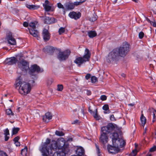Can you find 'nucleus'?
Instances as JSON below:
<instances>
[{
    "mask_svg": "<svg viewBox=\"0 0 156 156\" xmlns=\"http://www.w3.org/2000/svg\"><path fill=\"white\" fill-rule=\"evenodd\" d=\"M64 6L66 9L69 10L73 9L75 7V5L73 3L68 2L64 4Z\"/></svg>",
    "mask_w": 156,
    "mask_h": 156,
    "instance_id": "obj_18",
    "label": "nucleus"
},
{
    "mask_svg": "<svg viewBox=\"0 0 156 156\" xmlns=\"http://www.w3.org/2000/svg\"><path fill=\"white\" fill-rule=\"evenodd\" d=\"M76 153L77 156H82L84 154V150L82 147L78 148L76 151Z\"/></svg>",
    "mask_w": 156,
    "mask_h": 156,
    "instance_id": "obj_21",
    "label": "nucleus"
},
{
    "mask_svg": "<svg viewBox=\"0 0 156 156\" xmlns=\"http://www.w3.org/2000/svg\"><path fill=\"white\" fill-rule=\"evenodd\" d=\"M57 6L59 9H62L65 10V8L63 5L61 3H57Z\"/></svg>",
    "mask_w": 156,
    "mask_h": 156,
    "instance_id": "obj_42",
    "label": "nucleus"
},
{
    "mask_svg": "<svg viewBox=\"0 0 156 156\" xmlns=\"http://www.w3.org/2000/svg\"><path fill=\"white\" fill-rule=\"evenodd\" d=\"M146 156H152L151 154V153H148Z\"/></svg>",
    "mask_w": 156,
    "mask_h": 156,
    "instance_id": "obj_63",
    "label": "nucleus"
},
{
    "mask_svg": "<svg viewBox=\"0 0 156 156\" xmlns=\"http://www.w3.org/2000/svg\"><path fill=\"white\" fill-rule=\"evenodd\" d=\"M144 35V34L143 32H140L139 34V37L140 39H142Z\"/></svg>",
    "mask_w": 156,
    "mask_h": 156,
    "instance_id": "obj_46",
    "label": "nucleus"
},
{
    "mask_svg": "<svg viewBox=\"0 0 156 156\" xmlns=\"http://www.w3.org/2000/svg\"><path fill=\"white\" fill-rule=\"evenodd\" d=\"M49 1L48 0H46L45 1V4H43V5H48V4H49Z\"/></svg>",
    "mask_w": 156,
    "mask_h": 156,
    "instance_id": "obj_54",
    "label": "nucleus"
},
{
    "mask_svg": "<svg viewBox=\"0 0 156 156\" xmlns=\"http://www.w3.org/2000/svg\"><path fill=\"white\" fill-rule=\"evenodd\" d=\"M116 125L112 123H109L106 126L101 128L100 141L103 144H105L108 141V134L117 129Z\"/></svg>",
    "mask_w": 156,
    "mask_h": 156,
    "instance_id": "obj_2",
    "label": "nucleus"
},
{
    "mask_svg": "<svg viewBox=\"0 0 156 156\" xmlns=\"http://www.w3.org/2000/svg\"><path fill=\"white\" fill-rule=\"evenodd\" d=\"M50 142V139L48 138H47L46 141V142H45L44 144L42 147V148L44 147L45 146V147L46 148L48 151L49 150L50 152H51V151L50 150L51 148L49 149L48 147H47V145L49 144ZM51 152H53L52 151H51Z\"/></svg>",
    "mask_w": 156,
    "mask_h": 156,
    "instance_id": "obj_25",
    "label": "nucleus"
},
{
    "mask_svg": "<svg viewBox=\"0 0 156 156\" xmlns=\"http://www.w3.org/2000/svg\"><path fill=\"white\" fill-rule=\"evenodd\" d=\"M91 94V92L90 91H88L87 92V94L88 95H90Z\"/></svg>",
    "mask_w": 156,
    "mask_h": 156,
    "instance_id": "obj_57",
    "label": "nucleus"
},
{
    "mask_svg": "<svg viewBox=\"0 0 156 156\" xmlns=\"http://www.w3.org/2000/svg\"><path fill=\"white\" fill-rule=\"evenodd\" d=\"M78 121V120H76L74 121L73 123H72V124H75V123H77Z\"/></svg>",
    "mask_w": 156,
    "mask_h": 156,
    "instance_id": "obj_62",
    "label": "nucleus"
},
{
    "mask_svg": "<svg viewBox=\"0 0 156 156\" xmlns=\"http://www.w3.org/2000/svg\"><path fill=\"white\" fill-rule=\"evenodd\" d=\"M43 71V70L42 68H41L40 67L36 64H34L31 66L29 72V73L32 75H33V74L36 72L37 73H41Z\"/></svg>",
    "mask_w": 156,
    "mask_h": 156,
    "instance_id": "obj_10",
    "label": "nucleus"
},
{
    "mask_svg": "<svg viewBox=\"0 0 156 156\" xmlns=\"http://www.w3.org/2000/svg\"><path fill=\"white\" fill-rule=\"evenodd\" d=\"M140 119L142 126H144L146 122V118L144 116L143 114H141Z\"/></svg>",
    "mask_w": 156,
    "mask_h": 156,
    "instance_id": "obj_26",
    "label": "nucleus"
},
{
    "mask_svg": "<svg viewBox=\"0 0 156 156\" xmlns=\"http://www.w3.org/2000/svg\"><path fill=\"white\" fill-rule=\"evenodd\" d=\"M153 25L154 27H156V22H153Z\"/></svg>",
    "mask_w": 156,
    "mask_h": 156,
    "instance_id": "obj_58",
    "label": "nucleus"
},
{
    "mask_svg": "<svg viewBox=\"0 0 156 156\" xmlns=\"http://www.w3.org/2000/svg\"><path fill=\"white\" fill-rule=\"evenodd\" d=\"M18 60L15 57H12L7 59V63L9 65H12L15 64L17 62Z\"/></svg>",
    "mask_w": 156,
    "mask_h": 156,
    "instance_id": "obj_16",
    "label": "nucleus"
},
{
    "mask_svg": "<svg viewBox=\"0 0 156 156\" xmlns=\"http://www.w3.org/2000/svg\"><path fill=\"white\" fill-rule=\"evenodd\" d=\"M84 55L83 57L77 58L74 61V62L80 67L81 65L87 61H88L90 57L91 53L88 49H85Z\"/></svg>",
    "mask_w": 156,
    "mask_h": 156,
    "instance_id": "obj_4",
    "label": "nucleus"
},
{
    "mask_svg": "<svg viewBox=\"0 0 156 156\" xmlns=\"http://www.w3.org/2000/svg\"><path fill=\"white\" fill-rule=\"evenodd\" d=\"M119 57L115 48L114 49L108 54L107 61L108 62H110L116 59L117 58Z\"/></svg>",
    "mask_w": 156,
    "mask_h": 156,
    "instance_id": "obj_7",
    "label": "nucleus"
},
{
    "mask_svg": "<svg viewBox=\"0 0 156 156\" xmlns=\"http://www.w3.org/2000/svg\"><path fill=\"white\" fill-rule=\"evenodd\" d=\"M6 114L10 117H11V116H13L14 115V114L10 108L6 109Z\"/></svg>",
    "mask_w": 156,
    "mask_h": 156,
    "instance_id": "obj_30",
    "label": "nucleus"
},
{
    "mask_svg": "<svg viewBox=\"0 0 156 156\" xmlns=\"http://www.w3.org/2000/svg\"><path fill=\"white\" fill-rule=\"evenodd\" d=\"M129 44L125 42L119 47L116 48L119 56L123 57L125 56L129 51Z\"/></svg>",
    "mask_w": 156,
    "mask_h": 156,
    "instance_id": "obj_5",
    "label": "nucleus"
},
{
    "mask_svg": "<svg viewBox=\"0 0 156 156\" xmlns=\"http://www.w3.org/2000/svg\"><path fill=\"white\" fill-rule=\"evenodd\" d=\"M134 105V104L131 103L128 104V105L131 106H133Z\"/></svg>",
    "mask_w": 156,
    "mask_h": 156,
    "instance_id": "obj_64",
    "label": "nucleus"
},
{
    "mask_svg": "<svg viewBox=\"0 0 156 156\" xmlns=\"http://www.w3.org/2000/svg\"><path fill=\"white\" fill-rule=\"evenodd\" d=\"M6 39L8 43L11 45H16V41L15 39L13 37L11 33H9L6 36Z\"/></svg>",
    "mask_w": 156,
    "mask_h": 156,
    "instance_id": "obj_11",
    "label": "nucleus"
},
{
    "mask_svg": "<svg viewBox=\"0 0 156 156\" xmlns=\"http://www.w3.org/2000/svg\"><path fill=\"white\" fill-rule=\"evenodd\" d=\"M110 119L112 121H115V119L114 117V115H112L110 116Z\"/></svg>",
    "mask_w": 156,
    "mask_h": 156,
    "instance_id": "obj_49",
    "label": "nucleus"
},
{
    "mask_svg": "<svg viewBox=\"0 0 156 156\" xmlns=\"http://www.w3.org/2000/svg\"><path fill=\"white\" fill-rule=\"evenodd\" d=\"M70 53V51L68 50L60 52L58 55V58L60 61L65 60L68 58Z\"/></svg>",
    "mask_w": 156,
    "mask_h": 156,
    "instance_id": "obj_8",
    "label": "nucleus"
},
{
    "mask_svg": "<svg viewBox=\"0 0 156 156\" xmlns=\"http://www.w3.org/2000/svg\"><path fill=\"white\" fill-rule=\"evenodd\" d=\"M23 25L25 27H27L28 26V23L27 22H25L23 23Z\"/></svg>",
    "mask_w": 156,
    "mask_h": 156,
    "instance_id": "obj_52",
    "label": "nucleus"
},
{
    "mask_svg": "<svg viewBox=\"0 0 156 156\" xmlns=\"http://www.w3.org/2000/svg\"><path fill=\"white\" fill-rule=\"evenodd\" d=\"M42 35L44 41H48L50 39V34L48 30L44 29L42 33Z\"/></svg>",
    "mask_w": 156,
    "mask_h": 156,
    "instance_id": "obj_14",
    "label": "nucleus"
},
{
    "mask_svg": "<svg viewBox=\"0 0 156 156\" xmlns=\"http://www.w3.org/2000/svg\"><path fill=\"white\" fill-rule=\"evenodd\" d=\"M87 35L90 38H93L97 35V33L95 31H89L87 32Z\"/></svg>",
    "mask_w": 156,
    "mask_h": 156,
    "instance_id": "obj_24",
    "label": "nucleus"
},
{
    "mask_svg": "<svg viewBox=\"0 0 156 156\" xmlns=\"http://www.w3.org/2000/svg\"><path fill=\"white\" fill-rule=\"evenodd\" d=\"M50 148L51 151L58 150L54 153L53 156H66L69 151V145L66 144V140L63 138L59 139L57 142L52 141Z\"/></svg>",
    "mask_w": 156,
    "mask_h": 156,
    "instance_id": "obj_1",
    "label": "nucleus"
},
{
    "mask_svg": "<svg viewBox=\"0 0 156 156\" xmlns=\"http://www.w3.org/2000/svg\"><path fill=\"white\" fill-rule=\"evenodd\" d=\"M18 66L22 71L27 72L29 69V63L24 59H22L17 63Z\"/></svg>",
    "mask_w": 156,
    "mask_h": 156,
    "instance_id": "obj_6",
    "label": "nucleus"
},
{
    "mask_svg": "<svg viewBox=\"0 0 156 156\" xmlns=\"http://www.w3.org/2000/svg\"><path fill=\"white\" fill-rule=\"evenodd\" d=\"M52 115L49 112H47L45 114V115L43 116V121L45 122H48V121H47V119H48V120L51 119H52Z\"/></svg>",
    "mask_w": 156,
    "mask_h": 156,
    "instance_id": "obj_19",
    "label": "nucleus"
},
{
    "mask_svg": "<svg viewBox=\"0 0 156 156\" xmlns=\"http://www.w3.org/2000/svg\"><path fill=\"white\" fill-rule=\"evenodd\" d=\"M112 141L113 145L119 148L123 147L126 144V141L121 138H119L115 140H114Z\"/></svg>",
    "mask_w": 156,
    "mask_h": 156,
    "instance_id": "obj_9",
    "label": "nucleus"
},
{
    "mask_svg": "<svg viewBox=\"0 0 156 156\" xmlns=\"http://www.w3.org/2000/svg\"><path fill=\"white\" fill-rule=\"evenodd\" d=\"M52 82V80H49L48 81V83L49 84H51Z\"/></svg>",
    "mask_w": 156,
    "mask_h": 156,
    "instance_id": "obj_60",
    "label": "nucleus"
},
{
    "mask_svg": "<svg viewBox=\"0 0 156 156\" xmlns=\"http://www.w3.org/2000/svg\"><path fill=\"white\" fill-rule=\"evenodd\" d=\"M89 112L90 113L92 114H93V112H94L91 109H90V107L89 108Z\"/></svg>",
    "mask_w": 156,
    "mask_h": 156,
    "instance_id": "obj_56",
    "label": "nucleus"
},
{
    "mask_svg": "<svg viewBox=\"0 0 156 156\" xmlns=\"http://www.w3.org/2000/svg\"><path fill=\"white\" fill-rule=\"evenodd\" d=\"M46 51L50 55H52L55 51V48L54 47L49 46L46 48Z\"/></svg>",
    "mask_w": 156,
    "mask_h": 156,
    "instance_id": "obj_23",
    "label": "nucleus"
},
{
    "mask_svg": "<svg viewBox=\"0 0 156 156\" xmlns=\"http://www.w3.org/2000/svg\"><path fill=\"white\" fill-rule=\"evenodd\" d=\"M55 22V19L53 17L49 18L46 17L44 20V23L48 24H51Z\"/></svg>",
    "mask_w": 156,
    "mask_h": 156,
    "instance_id": "obj_17",
    "label": "nucleus"
},
{
    "mask_svg": "<svg viewBox=\"0 0 156 156\" xmlns=\"http://www.w3.org/2000/svg\"><path fill=\"white\" fill-rule=\"evenodd\" d=\"M41 151L42 153V155L44 156H48V154L51 156L53 153V152H50L49 150L48 151L47 149L45 147V146L41 149Z\"/></svg>",
    "mask_w": 156,
    "mask_h": 156,
    "instance_id": "obj_15",
    "label": "nucleus"
},
{
    "mask_svg": "<svg viewBox=\"0 0 156 156\" xmlns=\"http://www.w3.org/2000/svg\"><path fill=\"white\" fill-rule=\"evenodd\" d=\"M112 141H113L114 140H115L119 139V138L118 134L116 132L113 133L112 136Z\"/></svg>",
    "mask_w": 156,
    "mask_h": 156,
    "instance_id": "obj_29",
    "label": "nucleus"
},
{
    "mask_svg": "<svg viewBox=\"0 0 156 156\" xmlns=\"http://www.w3.org/2000/svg\"><path fill=\"white\" fill-rule=\"evenodd\" d=\"M108 152L111 153L115 154L118 153L120 151V149L119 148L114 146V145L111 146L110 145L108 146Z\"/></svg>",
    "mask_w": 156,
    "mask_h": 156,
    "instance_id": "obj_12",
    "label": "nucleus"
},
{
    "mask_svg": "<svg viewBox=\"0 0 156 156\" xmlns=\"http://www.w3.org/2000/svg\"><path fill=\"white\" fill-rule=\"evenodd\" d=\"M146 20L147 21L149 22V23H150L151 24V22L150 21V20L148 18H147V19H146Z\"/></svg>",
    "mask_w": 156,
    "mask_h": 156,
    "instance_id": "obj_59",
    "label": "nucleus"
},
{
    "mask_svg": "<svg viewBox=\"0 0 156 156\" xmlns=\"http://www.w3.org/2000/svg\"><path fill=\"white\" fill-rule=\"evenodd\" d=\"M27 148L25 147L24 148L21 150V154L22 156H27Z\"/></svg>",
    "mask_w": 156,
    "mask_h": 156,
    "instance_id": "obj_27",
    "label": "nucleus"
},
{
    "mask_svg": "<svg viewBox=\"0 0 156 156\" xmlns=\"http://www.w3.org/2000/svg\"><path fill=\"white\" fill-rule=\"evenodd\" d=\"M90 76L91 75L90 74H87L85 76V79L86 80H88L90 77Z\"/></svg>",
    "mask_w": 156,
    "mask_h": 156,
    "instance_id": "obj_50",
    "label": "nucleus"
},
{
    "mask_svg": "<svg viewBox=\"0 0 156 156\" xmlns=\"http://www.w3.org/2000/svg\"><path fill=\"white\" fill-rule=\"evenodd\" d=\"M15 86L16 88L18 89L19 93L23 95H26L29 93L31 90V87L30 83L23 82L20 77L16 80Z\"/></svg>",
    "mask_w": 156,
    "mask_h": 156,
    "instance_id": "obj_3",
    "label": "nucleus"
},
{
    "mask_svg": "<svg viewBox=\"0 0 156 156\" xmlns=\"http://www.w3.org/2000/svg\"><path fill=\"white\" fill-rule=\"evenodd\" d=\"M20 139V137L19 136H17L15 137L13 139L14 141L15 142L18 141V140Z\"/></svg>",
    "mask_w": 156,
    "mask_h": 156,
    "instance_id": "obj_51",
    "label": "nucleus"
},
{
    "mask_svg": "<svg viewBox=\"0 0 156 156\" xmlns=\"http://www.w3.org/2000/svg\"><path fill=\"white\" fill-rule=\"evenodd\" d=\"M100 98L102 101H105L106 100L107 97L105 95H102L100 97Z\"/></svg>",
    "mask_w": 156,
    "mask_h": 156,
    "instance_id": "obj_47",
    "label": "nucleus"
},
{
    "mask_svg": "<svg viewBox=\"0 0 156 156\" xmlns=\"http://www.w3.org/2000/svg\"><path fill=\"white\" fill-rule=\"evenodd\" d=\"M102 108H103V110H104L105 111H108V112H104L105 113H109V106H108V105L105 104V105H104L103 106Z\"/></svg>",
    "mask_w": 156,
    "mask_h": 156,
    "instance_id": "obj_32",
    "label": "nucleus"
},
{
    "mask_svg": "<svg viewBox=\"0 0 156 156\" xmlns=\"http://www.w3.org/2000/svg\"><path fill=\"white\" fill-rule=\"evenodd\" d=\"M4 134L5 136H7L9 135V131L8 128L4 130Z\"/></svg>",
    "mask_w": 156,
    "mask_h": 156,
    "instance_id": "obj_43",
    "label": "nucleus"
},
{
    "mask_svg": "<svg viewBox=\"0 0 156 156\" xmlns=\"http://www.w3.org/2000/svg\"><path fill=\"white\" fill-rule=\"evenodd\" d=\"M15 143L16 146H20V143L19 142L17 141Z\"/></svg>",
    "mask_w": 156,
    "mask_h": 156,
    "instance_id": "obj_53",
    "label": "nucleus"
},
{
    "mask_svg": "<svg viewBox=\"0 0 156 156\" xmlns=\"http://www.w3.org/2000/svg\"><path fill=\"white\" fill-rule=\"evenodd\" d=\"M97 19V16L96 14H94L90 18L89 20L91 22H94Z\"/></svg>",
    "mask_w": 156,
    "mask_h": 156,
    "instance_id": "obj_33",
    "label": "nucleus"
},
{
    "mask_svg": "<svg viewBox=\"0 0 156 156\" xmlns=\"http://www.w3.org/2000/svg\"><path fill=\"white\" fill-rule=\"evenodd\" d=\"M20 129L19 128H14L12 129V134L14 135L17 133Z\"/></svg>",
    "mask_w": 156,
    "mask_h": 156,
    "instance_id": "obj_35",
    "label": "nucleus"
},
{
    "mask_svg": "<svg viewBox=\"0 0 156 156\" xmlns=\"http://www.w3.org/2000/svg\"><path fill=\"white\" fill-rule=\"evenodd\" d=\"M91 80L92 83H94L98 81V79L95 76H92L91 78Z\"/></svg>",
    "mask_w": 156,
    "mask_h": 156,
    "instance_id": "obj_38",
    "label": "nucleus"
},
{
    "mask_svg": "<svg viewBox=\"0 0 156 156\" xmlns=\"http://www.w3.org/2000/svg\"><path fill=\"white\" fill-rule=\"evenodd\" d=\"M36 28V26L35 23L34 22L30 23L29 24V27L28 29L29 31L30 30H34Z\"/></svg>",
    "mask_w": 156,
    "mask_h": 156,
    "instance_id": "obj_28",
    "label": "nucleus"
},
{
    "mask_svg": "<svg viewBox=\"0 0 156 156\" xmlns=\"http://www.w3.org/2000/svg\"><path fill=\"white\" fill-rule=\"evenodd\" d=\"M137 153V151L136 149L133 150L132 152L129 154V156H135Z\"/></svg>",
    "mask_w": 156,
    "mask_h": 156,
    "instance_id": "obj_39",
    "label": "nucleus"
},
{
    "mask_svg": "<svg viewBox=\"0 0 156 156\" xmlns=\"http://www.w3.org/2000/svg\"><path fill=\"white\" fill-rule=\"evenodd\" d=\"M0 156H8L6 153L2 151H0Z\"/></svg>",
    "mask_w": 156,
    "mask_h": 156,
    "instance_id": "obj_44",
    "label": "nucleus"
},
{
    "mask_svg": "<svg viewBox=\"0 0 156 156\" xmlns=\"http://www.w3.org/2000/svg\"><path fill=\"white\" fill-rule=\"evenodd\" d=\"M121 76L123 77H126V74L123 73H122L121 74Z\"/></svg>",
    "mask_w": 156,
    "mask_h": 156,
    "instance_id": "obj_61",
    "label": "nucleus"
},
{
    "mask_svg": "<svg viewBox=\"0 0 156 156\" xmlns=\"http://www.w3.org/2000/svg\"><path fill=\"white\" fill-rule=\"evenodd\" d=\"M29 31L30 34L33 37L37 38L39 37V33L38 31L36 30V29L33 30H30Z\"/></svg>",
    "mask_w": 156,
    "mask_h": 156,
    "instance_id": "obj_20",
    "label": "nucleus"
},
{
    "mask_svg": "<svg viewBox=\"0 0 156 156\" xmlns=\"http://www.w3.org/2000/svg\"><path fill=\"white\" fill-rule=\"evenodd\" d=\"M55 134L56 135L59 136H62L64 135V133L62 132L58 131H56Z\"/></svg>",
    "mask_w": 156,
    "mask_h": 156,
    "instance_id": "obj_37",
    "label": "nucleus"
},
{
    "mask_svg": "<svg viewBox=\"0 0 156 156\" xmlns=\"http://www.w3.org/2000/svg\"><path fill=\"white\" fill-rule=\"evenodd\" d=\"M93 115L94 117V118L96 120H99L100 119V116L98 115V111L97 109H96V111L95 112H93Z\"/></svg>",
    "mask_w": 156,
    "mask_h": 156,
    "instance_id": "obj_31",
    "label": "nucleus"
},
{
    "mask_svg": "<svg viewBox=\"0 0 156 156\" xmlns=\"http://www.w3.org/2000/svg\"><path fill=\"white\" fill-rule=\"evenodd\" d=\"M95 146L96 149V151L98 153V156H101V155L100 154V150L99 148V146L95 144Z\"/></svg>",
    "mask_w": 156,
    "mask_h": 156,
    "instance_id": "obj_40",
    "label": "nucleus"
},
{
    "mask_svg": "<svg viewBox=\"0 0 156 156\" xmlns=\"http://www.w3.org/2000/svg\"><path fill=\"white\" fill-rule=\"evenodd\" d=\"M63 89V86L62 85L58 84L57 85V90L58 91H61Z\"/></svg>",
    "mask_w": 156,
    "mask_h": 156,
    "instance_id": "obj_41",
    "label": "nucleus"
},
{
    "mask_svg": "<svg viewBox=\"0 0 156 156\" xmlns=\"http://www.w3.org/2000/svg\"><path fill=\"white\" fill-rule=\"evenodd\" d=\"M43 6L45 11L47 12L49 11L51 9V7L48 5H43Z\"/></svg>",
    "mask_w": 156,
    "mask_h": 156,
    "instance_id": "obj_34",
    "label": "nucleus"
},
{
    "mask_svg": "<svg viewBox=\"0 0 156 156\" xmlns=\"http://www.w3.org/2000/svg\"><path fill=\"white\" fill-rule=\"evenodd\" d=\"M5 141H7L9 139V136H5Z\"/></svg>",
    "mask_w": 156,
    "mask_h": 156,
    "instance_id": "obj_55",
    "label": "nucleus"
},
{
    "mask_svg": "<svg viewBox=\"0 0 156 156\" xmlns=\"http://www.w3.org/2000/svg\"><path fill=\"white\" fill-rule=\"evenodd\" d=\"M156 150V146H154L152 147L149 150V151L150 152H153Z\"/></svg>",
    "mask_w": 156,
    "mask_h": 156,
    "instance_id": "obj_45",
    "label": "nucleus"
},
{
    "mask_svg": "<svg viewBox=\"0 0 156 156\" xmlns=\"http://www.w3.org/2000/svg\"><path fill=\"white\" fill-rule=\"evenodd\" d=\"M26 6L27 8L30 10H36L39 9L40 7L39 5H29L27 4Z\"/></svg>",
    "mask_w": 156,
    "mask_h": 156,
    "instance_id": "obj_22",
    "label": "nucleus"
},
{
    "mask_svg": "<svg viewBox=\"0 0 156 156\" xmlns=\"http://www.w3.org/2000/svg\"><path fill=\"white\" fill-rule=\"evenodd\" d=\"M69 16L72 19H73L75 20L79 19L81 16V13L80 12L77 13L73 11L70 12L69 14Z\"/></svg>",
    "mask_w": 156,
    "mask_h": 156,
    "instance_id": "obj_13",
    "label": "nucleus"
},
{
    "mask_svg": "<svg viewBox=\"0 0 156 156\" xmlns=\"http://www.w3.org/2000/svg\"><path fill=\"white\" fill-rule=\"evenodd\" d=\"M84 2V1H80L79 2H75L73 4L75 5H78L82 4L83 2Z\"/></svg>",
    "mask_w": 156,
    "mask_h": 156,
    "instance_id": "obj_48",
    "label": "nucleus"
},
{
    "mask_svg": "<svg viewBox=\"0 0 156 156\" xmlns=\"http://www.w3.org/2000/svg\"><path fill=\"white\" fill-rule=\"evenodd\" d=\"M65 31V29L64 27H61L58 30V33L59 34H61L64 33Z\"/></svg>",
    "mask_w": 156,
    "mask_h": 156,
    "instance_id": "obj_36",
    "label": "nucleus"
}]
</instances>
